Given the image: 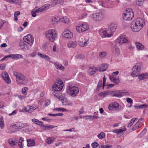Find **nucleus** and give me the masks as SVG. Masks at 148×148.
Wrapping results in <instances>:
<instances>
[{
    "label": "nucleus",
    "mask_w": 148,
    "mask_h": 148,
    "mask_svg": "<svg viewBox=\"0 0 148 148\" xmlns=\"http://www.w3.org/2000/svg\"><path fill=\"white\" fill-rule=\"evenodd\" d=\"M138 78L140 80L148 78V73H143L138 75Z\"/></svg>",
    "instance_id": "nucleus-22"
},
{
    "label": "nucleus",
    "mask_w": 148,
    "mask_h": 148,
    "mask_svg": "<svg viewBox=\"0 0 148 148\" xmlns=\"http://www.w3.org/2000/svg\"><path fill=\"white\" fill-rule=\"evenodd\" d=\"M5 64H4L0 65V69L3 70L5 67Z\"/></svg>",
    "instance_id": "nucleus-61"
},
{
    "label": "nucleus",
    "mask_w": 148,
    "mask_h": 148,
    "mask_svg": "<svg viewBox=\"0 0 148 148\" xmlns=\"http://www.w3.org/2000/svg\"><path fill=\"white\" fill-rule=\"evenodd\" d=\"M110 79L112 82L117 84L120 81L118 78H116L112 76H109Z\"/></svg>",
    "instance_id": "nucleus-30"
},
{
    "label": "nucleus",
    "mask_w": 148,
    "mask_h": 148,
    "mask_svg": "<svg viewBox=\"0 0 148 148\" xmlns=\"http://www.w3.org/2000/svg\"><path fill=\"white\" fill-rule=\"evenodd\" d=\"M123 131V130H121L120 129H115L113 130L112 132L113 133H114L116 134H121L122 132Z\"/></svg>",
    "instance_id": "nucleus-46"
},
{
    "label": "nucleus",
    "mask_w": 148,
    "mask_h": 148,
    "mask_svg": "<svg viewBox=\"0 0 148 148\" xmlns=\"http://www.w3.org/2000/svg\"><path fill=\"white\" fill-rule=\"evenodd\" d=\"M31 13H32V16L33 17H35L36 16V13H38V12H36V10H33L32 11Z\"/></svg>",
    "instance_id": "nucleus-60"
},
{
    "label": "nucleus",
    "mask_w": 148,
    "mask_h": 148,
    "mask_svg": "<svg viewBox=\"0 0 148 148\" xmlns=\"http://www.w3.org/2000/svg\"><path fill=\"white\" fill-rule=\"evenodd\" d=\"M60 20V18L58 17H53L52 18L51 23L52 24H56Z\"/></svg>",
    "instance_id": "nucleus-32"
},
{
    "label": "nucleus",
    "mask_w": 148,
    "mask_h": 148,
    "mask_svg": "<svg viewBox=\"0 0 148 148\" xmlns=\"http://www.w3.org/2000/svg\"><path fill=\"white\" fill-rule=\"evenodd\" d=\"M134 107L136 109H141L145 108L147 107V105L145 104H143L140 105H138L136 104L134 105Z\"/></svg>",
    "instance_id": "nucleus-35"
},
{
    "label": "nucleus",
    "mask_w": 148,
    "mask_h": 148,
    "mask_svg": "<svg viewBox=\"0 0 148 148\" xmlns=\"http://www.w3.org/2000/svg\"><path fill=\"white\" fill-rule=\"evenodd\" d=\"M131 28L132 31L135 32H138L141 29L140 26H138L134 21L131 24Z\"/></svg>",
    "instance_id": "nucleus-14"
},
{
    "label": "nucleus",
    "mask_w": 148,
    "mask_h": 148,
    "mask_svg": "<svg viewBox=\"0 0 148 148\" xmlns=\"http://www.w3.org/2000/svg\"><path fill=\"white\" fill-rule=\"evenodd\" d=\"M77 44V42L76 41H70L68 42L67 45L69 48H74L76 47Z\"/></svg>",
    "instance_id": "nucleus-21"
},
{
    "label": "nucleus",
    "mask_w": 148,
    "mask_h": 148,
    "mask_svg": "<svg viewBox=\"0 0 148 148\" xmlns=\"http://www.w3.org/2000/svg\"><path fill=\"white\" fill-rule=\"evenodd\" d=\"M14 126L17 128L22 129L23 128L24 125L23 124L21 123H18L15 125Z\"/></svg>",
    "instance_id": "nucleus-37"
},
{
    "label": "nucleus",
    "mask_w": 148,
    "mask_h": 148,
    "mask_svg": "<svg viewBox=\"0 0 148 148\" xmlns=\"http://www.w3.org/2000/svg\"><path fill=\"white\" fill-rule=\"evenodd\" d=\"M6 1L10 2L11 3L17 4L18 3L19 1L18 0H5Z\"/></svg>",
    "instance_id": "nucleus-50"
},
{
    "label": "nucleus",
    "mask_w": 148,
    "mask_h": 148,
    "mask_svg": "<svg viewBox=\"0 0 148 148\" xmlns=\"http://www.w3.org/2000/svg\"><path fill=\"white\" fill-rule=\"evenodd\" d=\"M134 16V14L131 9L128 8L125 10L123 14V18L126 21L131 20Z\"/></svg>",
    "instance_id": "nucleus-6"
},
{
    "label": "nucleus",
    "mask_w": 148,
    "mask_h": 148,
    "mask_svg": "<svg viewBox=\"0 0 148 148\" xmlns=\"http://www.w3.org/2000/svg\"><path fill=\"white\" fill-rule=\"evenodd\" d=\"M88 40H86L84 37H81L79 39V45L82 47H86L88 44Z\"/></svg>",
    "instance_id": "nucleus-10"
},
{
    "label": "nucleus",
    "mask_w": 148,
    "mask_h": 148,
    "mask_svg": "<svg viewBox=\"0 0 148 148\" xmlns=\"http://www.w3.org/2000/svg\"><path fill=\"white\" fill-rule=\"evenodd\" d=\"M61 21L63 23H67L69 22V20L66 17H64L61 19Z\"/></svg>",
    "instance_id": "nucleus-51"
},
{
    "label": "nucleus",
    "mask_w": 148,
    "mask_h": 148,
    "mask_svg": "<svg viewBox=\"0 0 148 148\" xmlns=\"http://www.w3.org/2000/svg\"><path fill=\"white\" fill-rule=\"evenodd\" d=\"M53 137H49L47 139L46 141L48 144H51L53 142Z\"/></svg>",
    "instance_id": "nucleus-47"
},
{
    "label": "nucleus",
    "mask_w": 148,
    "mask_h": 148,
    "mask_svg": "<svg viewBox=\"0 0 148 148\" xmlns=\"http://www.w3.org/2000/svg\"><path fill=\"white\" fill-rule=\"evenodd\" d=\"M141 68V65L139 63L136 64L132 69V72L131 74V75L134 77L138 76Z\"/></svg>",
    "instance_id": "nucleus-8"
},
{
    "label": "nucleus",
    "mask_w": 148,
    "mask_h": 148,
    "mask_svg": "<svg viewBox=\"0 0 148 148\" xmlns=\"http://www.w3.org/2000/svg\"><path fill=\"white\" fill-rule=\"evenodd\" d=\"M64 1V0H53L52 2V5L54 6L56 5L63 4Z\"/></svg>",
    "instance_id": "nucleus-25"
},
{
    "label": "nucleus",
    "mask_w": 148,
    "mask_h": 148,
    "mask_svg": "<svg viewBox=\"0 0 148 148\" xmlns=\"http://www.w3.org/2000/svg\"><path fill=\"white\" fill-rule=\"evenodd\" d=\"M1 76L7 83L10 84L11 83V81L7 72H3L2 73Z\"/></svg>",
    "instance_id": "nucleus-13"
},
{
    "label": "nucleus",
    "mask_w": 148,
    "mask_h": 148,
    "mask_svg": "<svg viewBox=\"0 0 148 148\" xmlns=\"http://www.w3.org/2000/svg\"><path fill=\"white\" fill-rule=\"evenodd\" d=\"M20 14V12L19 11L16 12L14 14V19L15 21L18 20V16Z\"/></svg>",
    "instance_id": "nucleus-45"
},
{
    "label": "nucleus",
    "mask_w": 148,
    "mask_h": 148,
    "mask_svg": "<svg viewBox=\"0 0 148 148\" xmlns=\"http://www.w3.org/2000/svg\"><path fill=\"white\" fill-rule=\"evenodd\" d=\"M50 6V5L48 4H45L44 5L40 7L36 10V12L38 13L44 11H45L46 10L48 9Z\"/></svg>",
    "instance_id": "nucleus-16"
},
{
    "label": "nucleus",
    "mask_w": 148,
    "mask_h": 148,
    "mask_svg": "<svg viewBox=\"0 0 148 148\" xmlns=\"http://www.w3.org/2000/svg\"><path fill=\"white\" fill-rule=\"evenodd\" d=\"M45 35L47 38L51 42L54 41L58 36L56 30L54 29L46 31L45 32Z\"/></svg>",
    "instance_id": "nucleus-1"
},
{
    "label": "nucleus",
    "mask_w": 148,
    "mask_h": 148,
    "mask_svg": "<svg viewBox=\"0 0 148 148\" xmlns=\"http://www.w3.org/2000/svg\"><path fill=\"white\" fill-rule=\"evenodd\" d=\"M126 100L127 102L129 103H131L133 102L132 100L130 98H127L126 99Z\"/></svg>",
    "instance_id": "nucleus-63"
},
{
    "label": "nucleus",
    "mask_w": 148,
    "mask_h": 148,
    "mask_svg": "<svg viewBox=\"0 0 148 148\" xmlns=\"http://www.w3.org/2000/svg\"><path fill=\"white\" fill-rule=\"evenodd\" d=\"M96 69L94 67H90L89 69V74L91 75L94 74L96 72Z\"/></svg>",
    "instance_id": "nucleus-29"
},
{
    "label": "nucleus",
    "mask_w": 148,
    "mask_h": 148,
    "mask_svg": "<svg viewBox=\"0 0 148 148\" xmlns=\"http://www.w3.org/2000/svg\"><path fill=\"white\" fill-rule=\"evenodd\" d=\"M106 79V78H105V75H104L103 78V82H102V83L103 84V88H102V89H103L104 87L105 86Z\"/></svg>",
    "instance_id": "nucleus-59"
},
{
    "label": "nucleus",
    "mask_w": 148,
    "mask_h": 148,
    "mask_svg": "<svg viewBox=\"0 0 148 148\" xmlns=\"http://www.w3.org/2000/svg\"><path fill=\"white\" fill-rule=\"evenodd\" d=\"M86 117H88V118H86V119H97L99 118V117L97 116H86Z\"/></svg>",
    "instance_id": "nucleus-53"
},
{
    "label": "nucleus",
    "mask_w": 148,
    "mask_h": 148,
    "mask_svg": "<svg viewBox=\"0 0 148 148\" xmlns=\"http://www.w3.org/2000/svg\"><path fill=\"white\" fill-rule=\"evenodd\" d=\"M141 127V125H140V123H139V122H137L136 124L133 126L132 127V130L134 131L140 128Z\"/></svg>",
    "instance_id": "nucleus-33"
},
{
    "label": "nucleus",
    "mask_w": 148,
    "mask_h": 148,
    "mask_svg": "<svg viewBox=\"0 0 148 148\" xmlns=\"http://www.w3.org/2000/svg\"><path fill=\"white\" fill-rule=\"evenodd\" d=\"M91 146L93 148H96L98 147L99 144L96 142H95L92 144Z\"/></svg>",
    "instance_id": "nucleus-58"
},
{
    "label": "nucleus",
    "mask_w": 148,
    "mask_h": 148,
    "mask_svg": "<svg viewBox=\"0 0 148 148\" xmlns=\"http://www.w3.org/2000/svg\"><path fill=\"white\" fill-rule=\"evenodd\" d=\"M64 37L66 38H71L73 37V34L68 30H65L63 33Z\"/></svg>",
    "instance_id": "nucleus-18"
},
{
    "label": "nucleus",
    "mask_w": 148,
    "mask_h": 148,
    "mask_svg": "<svg viewBox=\"0 0 148 148\" xmlns=\"http://www.w3.org/2000/svg\"><path fill=\"white\" fill-rule=\"evenodd\" d=\"M137 48L139 50H142L144 49V46L141 43L137 42L136 43Z\"/></svg>",
    "instance_id": "nucleus-34"
},
{
    "label": "nucleus",
    "mask_w": 148,
    "mask_h": 148,
    "mask_svg": "<svg viewBox=\"0 0 148 148\" xmlns=\"http://www.w3.org/2000/svg\"><path fill=\"white\" fill-rule=\"evenodd\" d=\"M34 42V39H32V40H29V41L26 42L30 46H32V45Z\"/></svg>",
    "instance_id": "nucleus-62"
},
{
    "label": "nucleus",
    "mask_w": 148,
    "mask_h": 148,
    "mask_svg": "<svg viewBox=\"0 0 148 148\" xmlns=\"http://www.w3.org/2000/svg\"><path fill=\"white\" fill-rule=\"evenodd\" d=\"M27 141L28 146L30 147L35 145V143L34 140L27 139Z\"/></svg>",
    "instance_id": "nucleus-27"
},
{
    "label": "nucleus",
    "mask_w": 148,
    "mask_h": 148,
    "mask_svg": "<svg viewBox=\"0 0 148 148\" xmlns=\"http://www.w3.org/2000/svg\"><path fill=\"white\" fill-rule=\"evenodd\" d=\"M108 65L107 64H102V66L100 68L99 71V72H103L106 70V69L107 68Z\"/></svg>",
    "instance_id": "nucleus-39"
},
{
    "label": "nucleus",
    "mask_w": 148,
    "mask_h": 148,
    "mask_svg": "<svg viewBox=\"0 0 148 148\" xmlns=\"http://www.w3.org/2000/svg\"><path fill=\"white\" fill-rule=\"evenodd\" d=\"M116 28V26L114 24H112L109 26L110 31L112 34V33L114 32Z\"/></svg>",
    "instance_id": "nucleus-24"
},
{
    "label": "nucleus",
    "mask_w": 148,
    "mask_h": 148,
    "mask_svg": "<svg viewBox=\"0 0 148 148\" xmlns=\"http://www.w3.org/2000/svg\"><path fill=\"white\" fill-rule=\"evenodd\" d=\"M24 141L23 138L20 137L19 140H16L14 138H10L8 140V143L12 146H13L18 145L20 148H22L24 147Z\"/></svg>",
    "instance_id": "nucleus-2"
},
{
    "label": "nucleus",
    "mask_w": 148,
    "mask_h": 148,
    "mask_svg": "<svg viewBox=\"0 0 148 148\" xmlns=\"http://www.w3.org/2000/svg\"><path fill=\"white\" fill-rule=\"evenodd\" d=\"M119 107V104L116 102H114L110 104L108 106V108L110 111H112L114 110H118Z\"/></svg>",
    "instance_id": "nucleus-12"
},
{
    "label": "nucleus",
    "mask_w": 148,
    "mask_h": 148,
    "mask_svg": "<svg viewBox=\"0 0 148 148\" xmlns=\"http://www.w3.org/2000/svg\"><path fill=\"white\" fill-rule=\"evenodd\" d=\"M76 58H79L83 59L85 58V56L83 54L78 55L75 56Z\"/></svg>",
    "instance_id": "nucleus-55"
},
{
    "label": "nucleus",
    "mask_w": 148,
    "mask_h": 148,
    "mask_svg": "<svg viewBox=\"0 0 148 148\" xmlns=\"http://www.w3.org/2000/svg\"><path fill=\"white\" fill-rule=\"evenodd\" d=\"M13 75L16 78V81L18 84H25L27 83V79L23 74L15 72L14 73Z\"/></svg>",
    "instance_id": "nucleus-3"
},
{
    "label": "nucleus",
    "mask_w": 148,
    "mask_h": 148,
    "mask_svg": "<svg viewBox=\"0 0 148 148\" xmlns=\"http://www.w3.org/2000/svg\"><path fill=\"white\" fill-rule=\"evenodd\" d=\"M116 43L120 44L123 43H128V41L127 39L124 36H120L117 39Z\"/></svg>",
    "instance_id": "nucleus-11"
},
{
    "label": "nucleus",
    "mask_w": 148,
    "mask_h": 148,
    "mask_svg": "<svg viewBox=\"0 0 148 148\" xmlns=\"http://www.w3.org/2000/svg\"><path fill=\"white\" fill-rule=\"evenodd\" d=\"M147 130L145 128L143 131L138 135V137L139 138H141L145 134Z\"/></svg>",
    "instance_id": "nucleus-48"
},
{
    "label": "nucleus",
    "mask_w": 148,
    "mask_h": 148,
    "mask_svg": "<svg viewBox=\"0 0 148 148\" xmlns=\"http://www.w3.org/2000/svg\"><path fill=\"white\" fill-rule=\"evenodd\" d=\"M53 94L55 97L60 100H62L64 99V97L60 92H54Z\"/></svg>",
    "instance_id": "nucleus-17"
},
{
    "label": "nucleus",
    "mask_w": 148,
    "mask_h": 148,
    "mask_svg": "<svg viewBox=\"0 0 148 148\" xmlns=\"http://www.w3.org/2000/svg\"><path fill=\"white\" fill-rule=\"evenodd\" d=\"M135 22L138 26L140 27V28L141 29L143 26V25L145 24V21L142 18H138L136 19V20L134 21Z\"/></svg>",
    "instance_id": "nucleus-15"
},
{
    "label": "nucleus",
    "mask_w": 148,
    "mask_h": 148,
    "mask_svg": "<svg viewBox=\"0 0 148 148\" xmlns=\"http://www.w3.org/2000/svg\"><path fill=\"white\" fill-rule=\"evenodd\" d=\"M112 96L121 97L122 96V94L119 90L112 91L110 93Z\"/></svg>",
    "instance_id": "nucleus-19"
},
{
    "label": "nucleus",
    "mask_w": 148,
    "mask_h": 148,
    "mask_svg": "<svg viewBox=\"0 0 148 148\" xmlns=\"http://www.w3.org/2000/svg\"><path fill=\"white\" fill-rule=\"evenodd\" d=\"M28 89V88L27 87H25L22 89V93L24 95H26V90Z\"/></svg>",
    "instance_id": "nucleus-56"
},
{
    "label": "nucleus",
    "mask_w": 148,
    "mask_h": 148,
    "mask_svg": "<svg viewBox=\"0 0 148 148\" xmlns=\"http://www.w3.org/2000/svg\"><path fill=\"white\" fill-rule=\"evenodd\" d=\"M104 15L103 12L101 10L96 11L92 14L91 17L93 20L95 21L99 22L102 20Z\"/></svg>",
    "instance_id": "nucleus-4"
},
{
    "label": "nucleus",
    "mask_w": 148,
    "mask_h": 148,
    "mask_svg": "<svg viewBox=\"0 0 148 148\" xmlns=\"http://www.w3.org/2000/svg\"><path fill=\"white\" fill-rule=\"evenodd\" d=\"M109 94V93L108 92L105 91L100 92L99 94V95L100 96L103 97H105L106 96L108 95Z\"/></svg>",
    "instance_id": "nucleus-44"
},
{
    "label": "nucleus",
    "mask_w": 148,
    "mask_h": 148,
    "mask_svg": "<svg viewBox=\"0 0 148 148\" xmlns=\"http://www.w3.org/2000/svg\"><path fill=\"white\" fill-rule=\"evenodd\" d=\"M9 57L15 60L20 59L23 58V56L21 54H12L9 55Z\"/></svg>",
    "instance_id": "nucleus-20"
},
{
    "label": "nucleus",
    "mask_w": 148,
    "mask_h": 148,
    "mask_svg": "<svg viewBox=\"0 0 148 148\" xmlns=\"http://www.w3.org/2000/svg\"><path fill=\"white\" fill-rule=\"evenodd\" d=\"M25 109L26 111L29 112H31L35 109L34 108L29 106H27Z\"/></svg>",
    "instance_id": "nucleus-38"
},
{
    "label": "nucleus",
    "mask_w": 148,
    "mask_h": 148,
    "mask_svg": "<svg viewBox=\"0 0 148 148\" xmlns=\"http://www.w3.org/2000/svg\"><path fill=\"white\" fill-rule=\"evenodd\" d=\"M23 39L25 42H27L29 40H31L34 39V38L30 34H29L27 36H24Z\"/></svg>",
    "instance_id": "nucleus-23"
},
{
    "label": "nucleus",
    "mask_w": 148,
    "mask_h": 148,
    "mask_svg": "<svg viewBox=\"0 0 148 148\" xmlns=\"http://www.w3.org/2000/svg\"><path fill=\"white\" fill-rule=\"evenodd\" d=\"M20 45L21 47L22 46H24V47L25 49H29V48L28 47L27 45L23 42V41H22L21 42H20Z\"/></svg>",
    "instance_id": "nucleus-49"
},
{
    "label": "nucleus",
    "mask_w": 148,
    "mask_h": 148,
    "mask_svg": "<svg viewBox=\"0 0 148 148\" xmlns=\"http://www.w3.org/2000/svg\"><path fill=\"white\" fill-rule=\"evenodd\" d=\"M55 110L59 111L65 112L67 111L66 109L62 108H56Z\"/></svg>",
    "instance_id": "nucleus-54"
},
{
    "label": "nucleus",
    "mask_w": 148,
    "mask_h": 148,
    "mask_svg": "<svg viewBox=\"0 0 148 148\" xmlns=\"http://www.w3.org/2000/svg\"><path fill=\"white\" fill-rule=\"evenodd\" d=\"M106 55V53L105 52H102L100 53L99 56L100 57L103 58Z\"/></svg>",
    "instance_id": "nucleus-57"
},
{
    "label": "nucleus",
    "mask_w": 148,
    "mask_h": 148,
    "mask_svg": "<svg viewBox=\"0 0 148 148\" xmlns=\"http://www.w3.org/2000/svg\"><path fill=\"white\" fill-rule=\"evenodd\" d=\"M54 64L55 67L57 69L63 70L64 69V67L61 64L57 62H55Z\"/></svg>",
    "instance_id": "nucleus-28"
},
{
    "label": "nucleus",
    "mask_w": 148,
    "mask_h": 148,
    "mask_svg": "<svg viewBox=\"0 0 148 148\" xmlns=\"http://www.w3.org/2000/svg\"><path fill=\"white\" fill-rule=\"evenodd\" d=\"M100 147L101 148H111L112 147V146L110 144H106L105 145L101 144L99 148Z\"/></svg>",
    "instance_id": "nucleus-40"
},
{
    "label": "nucleus",
    "mask_w": 148,
    "mask_h": 148,
    "mask_svg": "<svg viewBox=\"0 0 148 148\" xmlns=\"http://www.w3.org/2000/svg\"><path fill=\"white\" fill-rule=\"evenodd\" d=\"M4 127L3 119V117L1 116L0 118V127L1 129H3Z\"/></svg>",
    "instance_id": "nucleus-43"
},
{
    "label": "nucleus",
    "mask_w": 148,
    "mask_h": 148,
    "mask_svg": "<svg viewBox=\"0 0 148 148\" xmlns=\"http://www.w3.org/2000/svg\"><path fill=\"white\" fill-rule=\"evenodd\" d=\"M42 127L45 128V130H49L50 129H52L54 128L56 126H53L52 125H50L49 126L45 125H42Z\"/></svg>",
    "instance_id": "nucleus-42"
},
{
    "label": "nucleus",
    "mask_w": 148,
    "mask_h": 148,
    "mask_svg": "<svg viewBox=\"0 0 148 148\" xmlns=\"http://www.w3.org/2000/svg\"><path fill=\"white\" fill-rule=\"evenodd\" d=\"M97 137L100 139H102L105 137V134L103 132H101L97 135Z\"/></svg>",
    "instance_id": "nucleus-52"
},
{
    "label": "nucleus",
    "mask_w": 148,
    "mask_h": 148,
    "mask_svg": "<svg viewBox=\"0 0 148 148\" xmlns=\"http://www.w3.org/2000/svg\"><path fill=\"white\" fill-rule=\"evenodd\" d=\"M32 121L35 124H36L39 125H40L42 127V125H43V123L42 122L39 121L37 119H33L32 120Z\"/></svg>",
    "instance_id": "nucleus-31"
},
{
    "label": "nucleus",
    "mask_w": 148,
    "mask_h": 148,
    "mask_svg": "<svg viewBox=\"0 0 148 148\" xmlns=\"http://www.w3.org/2000/svg\"><path fill=\"white\" fill-rule=\"evenodd\" d=\"M60 83L58 81V82L56 84L52 86L53 90L54 92H57L61 91L63 88V83L62 82L60 79Z\"/></svg>",
    "instance_id": "nucleus-9"
},
{
    "label": "nucleus",
    "mask_w": 148,
    "mask_h": 148,
    "mask_svg": "<svg viewBox=\"0 0 148 148\" xmlns=\"http://www.w3.org/2000/svg\"><path fill=\"white\" fill-rule=\"evenodd\" d=\"M89 28V26L87 23L78 24L76 27L77 32L79 33H82L87 30Z\"/></svg>",
    "instance_id": "nucleus-7"
},
{
    "label": "nucleus",
    "mask_w": 148,
    "mask_h": 148,
    "mask_svg": "<svg viewBox=\"0 0 148 148\" xmlns=\"http://www.w3.org/2000/svg\"><path fill=\"white\" fill-rule=\"evenodd\" d=\"M102 33L104 36L105 37H109L112 35V34L110 31L109 29L103 31Z\"/></svg>",
    "instance_id": "nucleus-26"
},
{
    "label": "nucleus",
    "mask_w": 148,
    "mask_h": 148,
    "mask_svg": "<svg viewBox=\"0 0 148 148\" xmlns=\"http://www.w3.org/2000/svg\"><path fill=\"white\" fill-rule=\"evenodd\" d=\"M103 84L102 83V82L101 80H100L97 84V86L96 89L97 91H99L100 89V88L102 87L103 88Z\"/></svg>",
    "instance_id": "nucleus-36"
},
{
    "label": "nucleus",
    "mask_w": 148,
    "mask_h": 148,
    "mask_svg": "<svg viewBox=\"0 0 148 148\" xmlns=\"http://www.w3.org/2000/svg\"><path fill=\"white\" fill-rule=\"evenodd\" d=\"M145 0H136V4L139 6H142Z\"/></svg>",
    "instance_id": "nucleus-41"
},
{
    "label": "nucleus",
    "mask_w": 148,
    "mask_h": 148,
    "mask_svg": "<svg viewBox=\"0 0 148 148\" xmlns=\"http://www.w3.org/2000/svg\"><path fill=\"white\" fill-rule=\"evenodd\" d=\"M45 105L46 106H48L50 103V101L49 100H47L45 101Z\"/></svg>",
    "instance_id": "nucleus-64"
},
{
    "label": "nucleus",
    "mask_w": 148,
    "mask_h": 148,
    "mask_svg": "<svg viewBox=\"0 0 148 148\" xmlns=\"http://www.w3.org/2000/svg\"><path fill=\"white\" fill-rule=\"evenodd\" d=\"M79 88L76 86H68L66 89L67 93L71 97H74L76 96L79 93Z\"/></svg>",
    "instance_id": "nucleus-5"
}]
</instances>
